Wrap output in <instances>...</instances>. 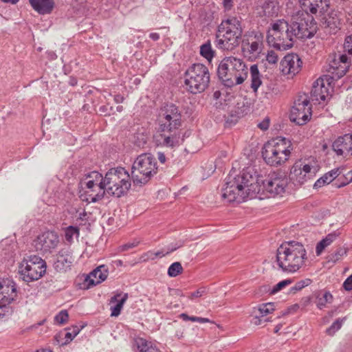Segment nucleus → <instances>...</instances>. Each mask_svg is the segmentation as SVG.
Masks as SVG:
<instances>
[{"instance_id":"f8f14e48","label":"nucleus","mask_w":352,"mask_h":352,"mask_svg":"<svg viewBox=\"0 0 352 352\" xmlns=\"http://www.w3.org/2000/svg\"><path fill=\"white\" fill-rule=\"evenodd\" d=\"M289 24L295 34V38L301 40L309 38L317 32V23L313 16L309 13H302L297 17L293 18Z\"/></svg>"},{"instance_id":"6e6552de","label":"nucleus","mask_w":352,"mask_h":352,"mask_svg":"<svg viewBox=\"0 0 352 352\" xmlns=\"http://www.w3.org/2000/svg\"><path fill=\"white\" fill-rule=\"evenodd\" d=\"M131 177L122 167L111 168L103 177L107 192L117 197L124 195L131 187Z\"/></svg>"},{"instance_id":"6e6d98bb","label":"nucleus","mask_w":352,"mask_h":352,"mask_svg":"<svg viewBox=\"0 0 352 352\" xmlns=\"http://www.w3.org/2000/svg\"><path fill=\"white\" fill-rule=\"evenodd\" d=\"M327 247L323 240H321L316 245V252L317 255H320L324 249Z\"/></svg>"},{"instance_id":"f03ea898","label":"nucleus","mask_w":352,"mask_h":352,"mask_svg":"<svg viewBox=\"0 0 352 352\" xmlns=\"http://www.w3.org/2000/svg\"><path fill=\"white\" fill-rule=\"evenodd\" d=\"M308 259L305 246L291 241L281 244L276 251V261L283 271L294 273L306 265Z\"/></svg>"},{"instance_id":"69168bd1","label":"nucleus","mask_w":352,"mask_h":352,"mask_svg":"<svg viewBox=\"0 0 352 352\" xmlns=\"http://www.w3.org/2000/svg\"><path fill=\"white\" fill-rule=\"evenodd\" d=\"M149 37H150L152 40H153V41H158V40L160 39V34H159L158 33H156V32L151 33V34H149Z\"/></svg>"},{"instance_id":"a211bd4d","label":"nucleus","mask_w":352,"mask_h":352,"mask_svg":"<svg viewBox=\"0 0 352 352\" xmlns=\"http://www.w3.org/2000/svg\"><path fill=\"white\" fill-rule=\"evenodd\" d=\"M318 170L316 166L296 162L290 171V179L295 185H302L310 179H313Z\"/></svg>"},{"instance_id":"c03bdc74","label":"nucleus","mask_w":352,"mask_h":352,"mask_svg":"<svg viewBox=\"0 0 352 352\" xmlns=\"http://www.w3.org/2000/svg\"><path fill=\"white\" fill-rule=\"evenodd\" d=\"M80 329L76 326L72 328V332H67L65 336V342L62 344H67L72 341L79 333Z\"/></svg>"},{"instance_id":"dca6fc26","label":"nucleus","mask_w":352,"mask_h":352,"mask_svg":"<svg viewBox=\"0 0 352 352\" xmlns=\"http://www.w3.org/2000/svg\"><path fill=\"white\" fill-rule=\"evenodd\" d=\"M254 182H258L260 190L262 189L272 197L282 195L288 184V179L285 176L276 173L270 174L265 179L262 180V186L260 185L259 179H254Z\"/></svg>"},{"instance_id":"3c124183","label":"nucleus","mask_w":352,"mask_h":352,"mask_svg":"<svg viewBox=\"0 0 352 352\" xmlns=\"http://www.w3.org/2000/svg\"><path fill=\"white\" fill-rule=\"evenodd\" d=\"M206 294V289L204 287H201L198 289L197 291L191 293L188 298L191 300H193L197 298H199Z\"/></svg>"},{"instance_id":"4d7b16f0","label":"nucleus","mask_w":352,"mask_h":352,"mask_svg":"<svg viewBox=\"0 0 352 352\" xmlns=\"http://www.w3.org/2000/svg\"><path fill=\"white\" fill-rule=\"evenodd\" d=\"M336 238V234H329L322 240L327 246H329Z\"/></svg>"},{"instance_id":"9b49d317","label":"nucleus","mask_w":352,"mask_h":352,"mask_svg":"<svg viewBox=\"0 0 352 352\" xmlns=\"http://www.w3.org/2000/svg\"><path fill=\"white\" fill-rule=\"evenodd\" d=\"M16 297V283L8 278L0 279V320H6L12 314L11 304Z\"/></svg>"},{"instance_id":"0e129e2a","label":"nucleus","mask_w":352,"mask_h":352,"mask_svg":"<svg viewBox=\"0 0 352 352\" xmlns=\"http://www.w3.org/2000/svg\"><path fill=\"white\" fill-rule=\"evenodd\" d=\"M223 6L226 9H230L232 6V0H223Z\"/></svg>"},{"instance_id":"0eeeda50","label":"nucleus","mask_w":352,"mask_h":352,"mask_svg":"<svg viewBox=\"0 0 352 352\" xmlns=\"http://www.w3.org/2000/svg\"><path fill=\"white\" fill-rule=\"evenodd\" d=\"M157 166L155 158L149 153L139 155L131 168V179L135 185L143 186L157 174Z\"/></svg>"},{"instance_id":"a19ab883","label":"nucleus","mask_w":352,"mask_h":352,"mask_svg":"<svg viewBox=\"0 0 352 352\" xmlns=\"http://www.w3.org/2000/svg\"><path fill=\"white\" fill-rule=\"evenodd\" d=\"M311 283V280L309 278H306L305 280H301L298 282H297L294 286H293L290 291L292 293H296L298 291L301 290L304 287L309 285Z\"/></svg>"},{"instance_id":"cd10ccee","label":"nucleus","mask_w":352,"mask_h":352,"mask_svg":"<svg viewBox=\"0 0 352 352\" xmlns=\"http://www.w3.org/2000/svg\"><path fill=\"white\" fill-rule=\"evenodd\" d=\"M260 9L258 14L261 16H276L279 11L278 3L276 0H263L260 1Z\"/></svg>"},{"instance_id":"4c0bfd02","label":"nucleus","mask_w":352,"mask_h":352,"mask_svg":"<svg viewBox=\"0 0 352 352\" xmlns=\"http://www.w3.org/2000/svg\"><path fill=\"white\" fill-rule=\"evenodd\" d=\"M184 271L183 267L179 262L172 263L168 269V275L170 277H176Z\"/></svg>"},{"instance_id":"bb28decb","label":"nucleus","mask_w":352,"mask_h":352,"mask_svg":"<svg viewBox=\"0 0 352 352\" xmlns=\"http://www.w3.org/2000/svg\"><path fill=\"white\" fill-rule=\"evenodd\" d=\"M327 96L328 89L325 87L324 80L321 78L317 79L314 82L311 90V100L320 102L324 101Z\"/></svg>"},{"instance_id":"8fccbe9b","label":"nucleus","mask_w":352,"mask_h":352,"mask_svg":"<svg viewBox=\"0 0 352 352\" xmlns=\"http://www.w3.org/2000/svg\"><path fill=\"white\" fill-rule=\"evenodd\" d=\"M140 243V241L138 240H136L135 239L132 242H129L126 244H124L122 245V246L120 247V251H126L129 249H131L133 248H135L136 246L138 245V244Z\"/></svg>"},{"instance_id":"473e14b6","label":"nucleus","mask_w":352,"mask_h":352,"mask_svg":"<svg viewBox=\"0 0 352 352\" xmlns=\"http://www.w3.org/2000/svg\"><path fill=\"white\" fill-rule=\"evenodd\" d=\"M316 298L315 303L317 307L320 309H322L326 307L327 304H330L333 302V295L326 290L317 291L314 294Z\"/></svg>"},{"instance_id":"864d4df0","label":"nucleus","mask_w":352,"mask_h":352,"mask_svg":"<svg viewBox=\"0 0 352 352\" xmlns=\"http://www.w3.org/2000/svg\"><path fill=\"white\" fill-rule=\"evenodd\" d=\"M343 287L346 291L352 290V274L345 280L343 283Z\"/></svg>"},{"instance_id":"c85d7f7f","label":"nucleus","mask_w":352,"mask_h":352,"mask_svg":"<svg viewBox=\"0 0 352 352\" xmlns=\"http://www.w3.org/2000/svg\"><path fill=\"white\" fill-rule=\"evenodd\" d=\"M135 352H160L155 344L142 338H136L133 342Z\"/></svg>"},{"instance_id":"37998d69","label":"nucleus","mask_w":352,"mask_h":352,"mask_svg":"<svg viewBox=\"0 0 352 352\" xmlns=\"http://www.w3.org/2000/svg\"><path fill=\"white\" fill-rule=\"evenodd\" d=\"M69 318V314L67 310L60 311L56 316L55 320L60 324H63L67 322Z\"/></svg>"},{"instance_id":"423d86ee","label":"nucleus","mask_w":352,"mask_h":352,"mask_svg":"<svg viewBox=\"0 0 352 352\" xmlns=\"http://www.w3.org/2000/svg\"><path fill=\"white\" fill-rule=\"evenodd\" d=\"M289 23L285 19H278L271 24L267 35L270 45L278 50H286L292 47L295 39Z\"/></svg>"},{"instance_id":"1a4fd4ad","label":"nucleus","mask_w":352,"mask_h":352,"mask_svg":"<svg viewBox=\"0 0 352 352\" xmlns=\"http://www.w3.org/2000/svg\"><path fill=\"white\" fill-rule=\"evenodd\" d=\"M209 82V70L203 64H193L185 72L184 83L186 89L193 94L204 91L208 87Z\"/></svg>"},{"instance_id":"c9c22d12","label":"nucleus","mask_w":352,"mask_h":352,"mask_svg":"<svg viewBox=\"0 0 352 352\" xmlns=\"http://www.w3.org/2000/svg\"><path fill=\"white\" fill-rule=\"evenodd\" d=\"M214 51L212 49L211 45L209 42L203 44L200 47L201 55L210 62L214 56Z\"/></svg>"},{"instance_id":"ddd939ff","label":"nucleus","mask_w":352,"mask_h":352,"mask_svg":"<svg viewBox=\"0 0 352 352\" xmlns=\"http://www.w3.org/2000/svg\"><path fill=\"white\" fill-rule=\"evenodd\" d=\"M84 182L85 185V194L87 196V201L97 202L101 200L106 190V186L103 184V177L97 171L90 173Z\"/></svg>"},{"instance_id":"6ab92c4d","label":"nucleus","mask_w":352,"mask_h":352,"mask_svg":"<svg viewBox=\"0 0 352 352\" xmlns=\"http://www.w3.org/2000/svg\"><path fill=\"white\" fill-rule=\"evenodd\" d=\"M178 129H164L162 131L160 127L157 128V133L154 135L155 143L158 146L174 148L179 145V134Z\"/></svg>"},{"instance_id":"774afa93","label":"nucleus","mask_w":352,"mask_h":352,"mask_svg":"<svg viewBox=\"0 0 352 352\" xmlns=\"http://www.w3.org/2000/svg\"><path fill=\"white\" fill-rule=\"evenodd\" d=\"M321 178L327 181L326 184H329L330 182H332V178H331L329 176L327 173L326 174H324L322 177H321Z\"/></svg>"},{"instance_id":"20e7f679","label":"nucleus","mask_w":352,"mask_h":352,"mask_svg":"<svg viewBox=\"0 0 352 352\" xmlns=\"http://www.w3.org/2000/svg\"><path fill=\"white\" fill-rule=\"evenodd\" d=\"M241 21L232 16L222 21L218 27L215 45L219 49L231 51L239 45L243 35Z\"/></svg>"},{"instance_id":"ea45409f","label":"nucleus","mask_w":352,"mask_h":352,"mask_svg":"<svg viewBox=\"0 0 352 352\" xmlns=\"http://www.w3.org/2000/svg\"><path fill=\"white\" fill-rule=\"evenodd\" d=\"M274 310V304L271 302L262 304L258 309V311H259L261 317L267 316V314L273 312Z\"/></svg>"},{"instance_id":"5fc2aeb1","label":"nucleus","mask_w":352,"mask_h":352,"mask_svg":"<svg viewBox=\"0 0 352 352\" xmlns=\"http://www.w3.org/2000/svg\"><path fill=\"white\" fill-rule=\"evenodd\" d=\"M257 126L263 131L267 130L270 126V119L265 118L261 122L258 123Z\"/></svg>"},{"instance_id":"7ed1b4c3","label":"nucleus","mask_w":352,"mask_h":352,"mask_svg":"<svg viewBox=\"0 0 352 352\" xmlns=\"http://www.w3.org/2000/svg\"><path fill=\"white\" fill-rule=\"evenodd\" d=\"M249 70L242 59L232 56H226L219 64L217 76L226 87H232L245 80Z\"/></svg>"},{"instance_id":"393cba45","label":"nucleus","mask_w":352,"mask_h":352,"mask_svg":"<svg viewBox=\"0 0 352 352\" xmlns=\"http://www.w3.org/2000/svg\"><path fill=\"white\" fill-rule=\"evenodd\" d=\"M109 269L107 266L101 265L97 267L90 272L85 279L87 288L95 286L104 281L107 279Z\"/></svg>"},{"instance_id":"680f3d73","label":"nucleus","mask_w":352,"mask_h":352,"mask_svg":"<svg viewBox=\"0 0 352 352\" xmlns=\"http://www.w3.org/2000/svg\"><path fill=\"white\" fill-rule=\"evenodd\" d=\"M157 158L160 163L164 164L166 162V156L164 153L158 152Z\"/></svg>"},{"instance_id":"aec40b11","label":"nucleus","mask_w":352,"mask_h":352,"mask_svg":"<svg viewBox=\"0 0 352 352\" xmlns=\"http://www.w3.org/2000/svg\"><path fill=\"white\" fill-rule=\"evenodd\" d=\"M250 72L251 76L250 87L255 94L261 86L263 87H266V90H264L266 95L272 94L276 90L275 84L268 80H263L262 79V76L258 71L257 65H252L250 68Z\"/></svg>"},{"instance_id":"5701e85b","label":"nucleus","mask_w":352,"mask_h":352,"mask_svg":"<svg viewBox=\"0 0 352 352\" xmlns=\"http://www.w3.org/2000/svg\"><path fill=\"white\" fill-rule=\"evenodd\" d=\"M332 148L338 155H352V133L339 136L333 142Z\"/></svg>"},{"instance_id":"9d476101","label":"nucleus","mask_w":352,"mask_h":352,"mask_svg":"<svg viewBox=\"0 0 352 352\" xmlns=\"http://www.w3.org/2000/svg\"><path fill=\"white\" fill-rule=\"evenodd\" d=\"M47 265L44 260L37 255L24 257L19 266V273L25 282L40 279L46 272Z\"/></svg>"},{"instance_id":"f3484780","label":"nucleus","mask_w":352,"mask_h":352,"mask_svg":"<svg viewBox=\"0 0 352 352\" xmlns=\"http://www.w3.org/2000/svg\"><path fill=\"white\" fill-rule=\"evenodd\" d=\"M263 47V35L261 32H252L248 37L242 41V52L250 60L257 59Z\"/></svg>"},{"instance_id":"e433bc0d","label":"nucleus","mask_w":352,"mask_h":352,"mask_svg":"<svg viewBox=\"0 0 352 352\" xmlns=\"http://www.w3.org/2000/svg\"><path fill=\"white\" fill-rule=\"evenodd\" d=\"M79 234L80 232L78 227L70 226L65 229V239L69 243L73 242L74 236L78 237Z\"/></svg>"},{"instance_id":"f257e3e1","label":"nucleus","mask_w":352,"mask_h":352,"mask_svg":"<svg viewBox=\"0 0 352 352\" xmlns=\"http://www.w3.org/2000/svg\"><path fill=\"white\" fill-rule=\"evenodd\" d=\"M261 186L258 182L249 173H243L232 177L229 175L226 186L222 189V197L228 202L241 203L249 197L259 193Z\"/></svg>"},{"instance_id":"39448f33","label":"nucleus","mask_w":352,"mask_h":352,"mask_svg":"<svg viewBox=\"0 0 352 352\" xmlns=\"http://www.w3.org/2000/svg\"><path fill=\"white\" fill-rule=\"evenodd\" d=\"M291 151V143L287 139L276 138L264 144L262 156L267 164L278 166L288 160Z\"/></svg>"},{"instance_id":"2f4dec72","label":"nucleus","mask_w":352,"mask_h":352,"mask_svg":"<svg viewBox=\"0 0 352 352\" xmlns=\"http://www.w3.org/2000/svg\"><path fill=\"white\" fill-rule=\"evenodd\" d=\"M32 8L39 14L50 13L54 8L53 0H30Z\"/></svg>"},{"instance_id":"49530a36","label":"nucleus","mask_w":352,"mask_h":352,"mask_svg":"<svg viewBox=\"0 0 352 352\" xmlns=\"http://www.w3.org/2000/svg\"><path fill=\"white\" fill-rule=\"evenodd\" d=\"M292 283V280L291 279H285V280H283L279 282L278 284H276L273 287V289L271 291V294H276V292H279L285 287L290 285Z\"/></svg>"},{"instance_id":"de8ad7c7","label":"nucleus","mask_w":352,"mask_h":352,"mask_svg":"<svg viewBox=\"0 0 352 352\" xmlns=\"http://www.w3.org/2000/svg\"><path fill=\"white\" fill-rule=\"evenodd\" d=\"M266 60L270 64H275L278 60V56L275 52L271 50L267 52Z\"/></svg>"},{"instance_id":"603ef678","label":"nucleus","mask_w":352,"mask_h":352,"mask_svg":"<svg viewBox=\"0 0 352 352\" xmlns=\"http://www.w3.org/2000/svg\"><path fill=\"white\" fill-rule=\"evenodd\" d=\"M345 182H342L340 184L338 185V187H342L352 182V170L349 171L345 175H344Z\"/></svg>"},{"instance_id":"f704fd0d","label":"nucleus","mask_w":352,"mask_h":352,"mask_svg":"<svg viewBox=\"0 0 352 352\" xmlns=\"http://www.w3.org/2000/svg\"><path fill=\"white\" fill-rule=\"evenodd\" d=\"M159 113L173 116V121L177 122L179 120H182V115L178 107L174 104H167L162 107L159 111Z\"/></svg>"},{"instance_id":"58836bf2","label":"nucleus","mask_w":352,"mask_h":352,"mask_svg":"<svg viewBox=\"0 0 352 352\" xmlns=\"http://www.w3.org/2000/svg\"><path fill=\"white\" fill-rule=\"evenodd\" d=\"M175 250L176 248L171 249L170 251H168L166 253H164L163 251H157L156 252L148 251L142 256V258L144 261H146L148 259L154 260L157 257H162Z\"/></svg>"},{"instance_id":"2eb2a0df","label":"nucleus","mask_w":352,"mask_h":352,"mask_svg":"<svg viewBox=\"0 0 352 352\" xmlns=\"http://www.w3.org/2000/svg\"><path fill=\"white\" fill-rule=\"evenodd\" d=\"M60 244L58 233L52 230L41 232L33 240L35 250L43 255L53 253Z\"/></svg>"},{"instance_id":"13d9d810","label":"nucleus","mask_w":352,"mask_h":352,"mask_svg":"<svg viewBox=\"0 0 352 352\" xmlns=\"http://www.w3.org/2000/svg\"><path fill=\"white\" fill-rule=\"evenodd\" d=\"M341 171H340V168H335L333 170H331V171L328 172V175L329 176L332 178V181L333 179H335L337 177L339 176V175L340 174Z\"/></svg>"},{"instance_id":"4468645a","label":"nucleus","mask_w":352,"mask_h":352,"mask_svg":"<svg viewBox=\"0 0 352 352\" xmlns=\"http://www.w3.org/2000/svg\"><path fill=\"white\" fill-rule=\"evenodd\" d=\"M311 104L306 94H299L291 109L290 120L298 125L305 124L311 116Z\"/></svg>"},{"instance_id":"e2e57ef3","label":"nucleus","mask_w":352,"mask_h":352,"mask_svg":"<svg viewBox=\"0 0 352 352\" xmlns=\"http://www.w3.org/2000/svg\"><path fill=\"white\" fill-rule=\"evenodd\" d=\"M124 100V96H122L120 94H117L114 96V100L116 103H122V102H123Z\"/></svg>"},{"instance_id":"b1692460","label":"nucleus","mask_w":352,"mask_h":352,"mask_svg":"<svg viewBox=\"0 0 352 352\" xmlns=\"http://www.w3.org/2000/svg\"><path fill=\"white\" fill-rule=\"evenodd\" d=\"M302 10L306 13L315 14L318 10L324 12L329 7V0H298Z\"/></svg>"},{"instance_id":"72a5a7b5","label":"nucleus","mask_w":352,"mask_h":352,"mask_svg":"<svg viewBox=\"0 0 352 352\" xmlns=\"http://www.w3.org/2000/svg\"><path fill=\"white\" fill-rule=\"evenodd\" d=\"M323 25L324 28L329 30V34H336L340 29V19L336 14H329L324 18Z\"/></svg>"},{"instance_id":"338daca9","label":"nucleus","mask_w":352,"mask_h":352,"mask_svg":"<svg viewBox=\"0 0 352 352\" xmlns=\"http://www.w3.org/2000/svg\"><path fill=\"white\" fill-rule=\"evenodd\" d=\"M261 314L259 316H256L254 318V320H253V323L255 324V325H259L261 324Z\"/></svg>"},{"instance_id":"a878e982","label":"nucleus","mask_w":352,"mask_h":352,"mask_svg":"<svg viewBox=\"0 0 352 352\" xmlns=\"http://www.w3.org/2000/svg\"><path fill=\"white\" fill-rule=\"evenodd\" d=\"M56 256V261L54 262V266L58 272L65 271L71 267L74 262L72 254L68 249L60 250Z\"/></svg>"},{"instance_id":"79ce46f5","label":"nucleus","mask_w":352,"mask_h":352,"mask_svg":"<svg viewBox=\"0 0 352 352\" xmlns=\"http://www.w3.org/2000/svg\"><path fill=\"white\" fill-rule=\"evenodd\" d=\"M346 319V318H343L342 319H337L329 328L327 329V333L329 335H333L335 332L339 330L342 324V322Z\"/></svg>"},{"instance_id":"7c9ffc66","label":"nucleus","mask_w":352,"mask_h":352,"mask_svg":"<svg viewBox=\"0 0 352 352\" xmlns=\"http://www.w3.org/2000/svg\"><path fill=\"white\" fill-rule=\"evenodd\" d=\"M173 116L169 115H165L158 113L157 118L156 120L157 127H160L162 131H164V129H178L179 127L181 126V120H179L177 123H175V121H173Z\"/></svg>"},{"instance_id":"c756f323","label":"nucleus","mask_w":352,"mask_h":352,"mask_svg":"<svg viewBox=\"0 0 352 352\" xmlns=\"http://www.w3.org/2000/svg\"><path fill=\"white\" fill-rule=\"evenodd\" d=\"M128 299L127 293H118L115 296H112L110 299V304L116 303L115 305H112L110 307L111 316H118L120 314L121 310L123 307L124 304Z\"/></svg>"},{"instance_id":"bf43d9fd","label":"nucleus","mask_w":352,"mask_h":352,"mask_svg":"<svg viewBox=\"0 0 352 352\" xmlns=\"http://www.w3.org/2000/svg\"><path fill=\"white\" fill-rule=\"evenodd\" d=\"M190 320L192 322H198L200 323H206L210 322V320L208 318L197 316H191Z\"/></svg>"},{"instance_id":"09e8293b","label":"nucleus","mask_w":352,"mask_h":352,"mask_svg":"<svg viewBox=\"0 0 352 352\" xmlns=\"http://www.w3.org/2000/svg\"><path fill=\"white\" fill-rule=\"evenodd\" d=\"M344 48L349 54H352V34L346 37L344 43Z\"/></svg>"},{"instance_id":"412c9836","label":"nucleus","mask_w":352,"mask_h":352,"mask_svg":"<svg viewBox=\"0 0 352 352\" xmlns=\"http://www.w3.org/2000/svg\"><path fill=\"white\" fill-rule=\"evenodd\" d=\"M301 67L302 61L296 54H287L280 64V69L284 75L294 76L300 72Z\"/></svg>"},{"instance_id":"052dcab7","label":"nucleus","mask_w":352,"mask_h":352,"mask_svg":"<svg viewBox=\"0 0 352 352\" xmlns=\"http://www.w3.org/2000/svg\"><path fill=\"white\" fill-rule=\"evenodd\" d=\"M327 181L322 179L321 177L318 179L314 184V188H318L326 184Z\"/></svg>"},{"instance_id":"4be33fe9","label":"nucleus","mask_w":352,"mask_h":352,"mask_svg":"<svg viewBox=\"0 0 352 352\" xmlns=\"http://www.w3.org/2000/svg\"><path fill=\"white\" fill-rule=\"evenodd\" d=\"M330 72H331L333 78L339 79L345 75L349 69V58L346 54H339L329 63Z\"/></svg>"},{"instance_id":"a18cd8bd","label":"nucleus","mask_w":352,"mask_h":352,"mask_svg":"<svg viewBox=\"0 0 352 352\" xmlns=\"http://www.w3.org/2000/svg\"><path fill=\"white\" fill-rule=\"evenodd\" d=\"M347 248L345 247H340L338 248L336 251L331 254V259L334 261H338L340 259L342 256L346 255L347 254Z\"/></svg>"}]
</instances>
